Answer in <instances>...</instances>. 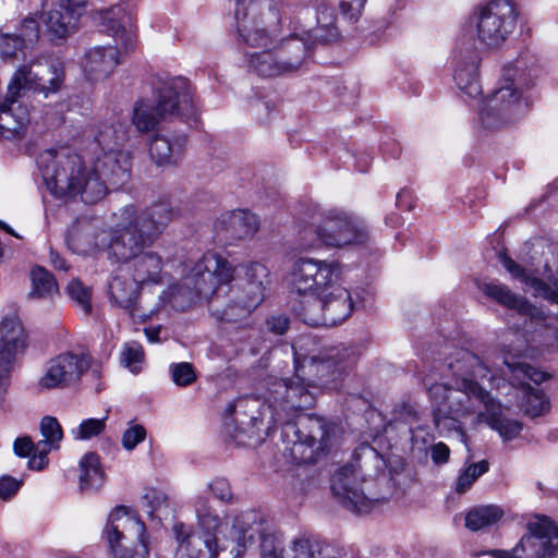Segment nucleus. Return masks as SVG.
Returning a JSON list of instances; mask_svg holds the SVG:
<instances>
[{
  "label": "nucleus",
  "mask_w": 558,
  "mask_h": 558,
  "mask_svg": "<svg viewBox=\"0 0 558 558\" xmlns=\"http://www.w3.org/2000/svg\"><path fill=\"white\" fill-rule=\"evenodd\" d=\"M500 357L501 353L496 350H487L480 357L461 349L449 359L448 367L454 377L453 385L434 384L428 389L434 424L440 434L457 432L464 438L460 418L474 416L475 423H482L487 412L496 409V400L477 379L492 380L496 376H507Z\"/></svg>",
  "instance_id": "1"
},
{
  "label": "nucleus",
  "mask_w": 558,
  "mask_h": 558,
  "mask_svg": "<svg viewBox=\"0 0 558 558\" xmlns=\"http://www.w3.org/2000/svg\"><path fill=\"white\" fill-rule=\"evenodd\" d=\"M38 167L48 190L57 197H76L96 204L109 190H118L131 178V155L121 149L104 151L88 168L78 154L66 148L40 154Z\"/></svg>",
  "instance_id": "2"
},
{
  "label": "nucleus",
  "mask_w": 558,
  "mask_h": 558,
  "mask_svg": "<svg viewBox=\"0 0 558 558\" xmlns=\"http://www.w3.org/2000/svg\"><path fill=\"white\" fill-rule=\"evenodd\" d=\"M264 385L265 410L275 423L282 424V436L292 445L291 453L294 459L301 462L315 461L316 456L331 446L336 427L314 415L292 421L300 412L314 407L316 396L310 390L312 386L303 380L300 372L292 378L270 376L265 379Z\"/></svg>",
  "instance_id": "3"
},
{
  "label": "nucleus",
  "mask_w": 558,
  "mask_h": 558,
  "mask_svg": "<svg viewBox=\"0 0 558 558\" xmlns=\"http://www.w3.org/2000/svg\"><path fill=\"white\" fill-rule=\"evenodd\" d=\"M179 216V209L167 202L155 203L142 210L126 206L121 209L114 227H88L75 234L74 240L83 253L102 251L110 260L128 263L153 245Z\"/></svg>",
  "instance_id": "4"
},
{
  "label": "nucleus",
  "mask_w": 558,
  "mask_h": 558,
  "mask_svg": "<svg viewBox=\"0 0 558 558\" xmlns=\"http://www.w3.org/2000/svg\"><path fill=\"white\" fill-rule=\"evenodd\" d=\"M230 263L214 252L205 253L194 265L185 286L196 295L207 299L208 308L221 322H236L246 317L265 298V288L233 280Z\"/></svg>",
  "instance_id": "5"
},
{
  "label": "nucleus",
  "mask_w": 558,
  "mask_h": 558,
  "mask_svg": "<svg viewBox=\"0 0 558 558\" xmlns=\"http://www.w3.org/2000/svg\"><path fill=\"white\" fill-rule=\"evenodd\" d=\"M279 0H238L235 19L241 38L260 51L247 53L250 70L259 76L284 74L276 46L268 48L280 32Z\"/></svg>",
  "instance_id": "6"
},
{
  "label": "nucleus",
  "mask_w": 558,
  "mask_h": 558,
  "mask_svg": "<svg viewBox=\"0 0 558 558\" xmlns=\"http://www.w3.org/2000/svg\"><path fill=\"white\" fill-rule=\"evenodd\" d=\"M150 85L155 104L138 100L133 107L132 123L140 133L151 132L161 122L174 117L196 121L197 107L186 77L158 73L151 77Z\"/></svg>",
  "instance_id": "7"
},
{
  "label": "nucleus",
  "mask_w": 558,
  "mask_h": 558,
  "mask_svg": "<svg viewBox=\"0 0 558 558\" xmlns=\"http://www.w3.org/2000/svg\"><path fill=\"white\" fill-rule=\"evenodd\" d=\"M355 465L340 468L331 478V490L341 505L355 512H364L371 502L387 498L373 489L377 474L384 469L380 453L369 445L360 446L354 452Z\"/></svg>",
  "instance_id": "8"
},
{
  "label": "nucleus",
  "mask_w": 558,
  "mask_h": 558,
  "mask_svg": "<svg viewBox=\"0 0 558 558\" xmlns=\"http://www.w3.org/2000/svg\"><path fill=\"white\" fill-rule=\"evenodd\" d=\"M368 239L369 232L365 222L352 213L339 208L308 209L304 226L299 232L300 246L305 251L322 245L342 247L364 244Z\"/></svg>",
  "instance_id": "9"
},
{
  "label": "nucleus",
  "mask_w": 558,
  "mask_h": 558,
  "mask_svg": "<svg viewBox=\"0 0 558 558\" xmlns=\"http://www.w3.org/2000/svg\"><path fill=\"white\" fill-rule=\"evenodd\" d=\"M197 517V531L191 532L183 523L173 526L179 543L178 553L187 558H218L230 546L234 547L232 539L221 537V520L211 509L209 500L198 497L195 502Z\"/></svg>",
  "instance_id": "10"
},
{
  "label": "nucleus",
  "mask_w": 558,
  "mask_h": 558,
  "mask_svg": "<svg viewBox=\"0 0 558 558\" xmlns=\"http://www.w3.org/2000/svg\"><path fill=\"white\" fill-rule=\"evenodd\" d=\"M531 84V75L524 72L520 60L505 66L502 85L486 99L481 109L483 126L497 130L518 120L526 107L521 100L522 90Z\"/></svg>",
  "instance_id": "11"
},
{
  "label": "nucleus",
  "mask_w": 558,
  "mask_h": 558,
  "mask_svg": "<svg viewBox=\"0 0 558 558\" xmlns=\"http://www.w3.org/2000/svg\"><path fill=\"white\" fill-rule=\"evenodd\" d=\"M360 351L355 345L325 348L318 355L295 359V372L311 386H328L338 381L356 364Z\"/></svg>",
  "instance_id": "12"
},
{
  "label": "nucleus",
  "mask_w": 558,
  "mask_h": 558,
  "mask_svg": "<svg viewBox=\"0 0 558 558\" xmlns=\"http://www.w3.org/2000/svg\"><path fill=\"white\" fill-rule=\"evenodd\" d=\"M104 534L116 558H147L146 526L126 507L118 506L109 514Z\"/></svg>",
  "instance_id": "13"
},
{
  "label": "nucleus",
  "mask_w": 558,
  "mask_h": 558,
  "mask_svg": "<svg viewBox=\"0 0 558 558\" xmlns=\"http://www.w3.org/2000/svg\"><path fill=\"white\" fill-rule=\"evenodd\" d=\"M518 13L508 0H494L482 7L472 17L476 38L488 49L500 47L513 32Z\"/></svg>",
  "instance_id": "14"
},
{
  "label": "nucleus",
  "mask_w": 558,
  "mask_h": 558,
  "mask_svg": "<svg viewBox=\"0 0 558 558\" xmlns=\"http://www.w3.org/2000/svg\"><path fill=\"white\" fill-rule=\"evenodd\" d=\"M340 275L338 262L301 257L291 266L289 282L299 295H320L339 284Z\"/></svg>",
  "instance_id": "15"
},
{
  "label": "nucleus",
  "mask_w": 558,
  "mask_h": 558,
  "mask_svg": "<svg viewBox=\"0 0 558 558\" xmlns=\"http://www.w3.org/2000/svg\"><path fill=\"white\" fill-rule=\"evenodd\" d=\"M496 558H558V530L546 517H535L527 523V534L511 550L495 549Z\"/></svg>",
  "instance_id": "16"
},
{
  "label": "nucleus",
  "mask_w": 558,
  "mask_h": 558,
  "mask_svg": "<svg viewBox=\"0 0 558 558\" xmlns=\"http://www.w3.org/2000/svg\"><path fill=\"white\" fill-rule=\"evenodd\" d=\"M64 78L62 65L53 60L37 61L20 66L9 83V95H24L26 92L43 94L57 93Z\"/></svg>",
  "instance_id": "17"
},
{
  "label": "nucleus",
  "mask_w": 558,
  "mask_h": 558,
  "mask_svg": "<svg viewBox=\"0 0 558 558\" xmlns=\"http://www.w3.org/2000/svg\"><path fill=\"white\" fill-rule=\"evenodd\" d=\"M500 361L507 375L513 377L512 384L523 388L525 412L533 417L543 414L549 402L542 390L532 388L526 380L539 385L547 378V374L504 353H501Z\"/></svg>",
  "instance_id": "18"
},
{
  "label": "nucleus",
  "mask_w": 558,
  "mask_h": 558,
  "mask_svg": "<svg viewBox=\"0 0 558 558\" xmlns=\"http://www.w3.org/2000/svg\"><path fill=\"white\" fill-rule=\"evenodd\" d=\"M89 368L85 355L62 353L50 359L37 381L38 390L63 389L75 385Z\"/></svg>",
  "instance_id": "19"
},
{
  "label": "nucleus",
  "mask_w": 558,
  "mask_h": 558,
  "mask_svg": "<svg viewBox=\"0 0 558 558\" xmlns=\"http://www.w3.org/2000/svg\"><path fill=\"white\" fill-rule=\"evenodd\" d=\"M482 292L502 307L519 314L524 323L534 325L535 328H545L554 335L556 330L551 328L550 318L538 307L531 304L524 296L510 290L506 284L499 282L484 283L481 287Z\"/></svg>",
  "instance_id": "20"
},
{
  "label": "nucleus",
  "mask_w": 558,
  "mask_h": 558,
  "mask_svg": "<svg viewBox=\"0 0 558 558\" xmlns=\"http://www.w3.org/2000/svg\"><path fill=\"white\" fill-rule=\"evenodd\" d=\"M0 402L7 392L9 374L14 356L26 347V335L21 320L16 316L7 317L0 323Z\"/></svg>",
  "instance_id": "21"
},
{
  "label": "nucleus",
  "mask_w": 558,
  "mask_h": 558,
  "mask_svg": "<svg viewBox=\"0 0 558 558\" xmlns=\"http://www.w3.org/2000/svg\"><path fill=\"white\" fill-rule=\"evenodd\" d=\"M258 520L259 514L255 511L245 512L236 517L232 525L234 533L232 543L238 546H245L247 542L254 541L255 534H258L262 541V558H282V550L278 546L276 537L271 534H265Z\"/></svg>",
  "instance_id": "22"
},
{
  "label": "nucleus",
  "mask_w": 558,
  "mask_h": 558,
  "mask_svg": "<svg viewBox=\"0 0 558 558\" xmlns=\"http://www.w3.org/2000/svg\"><path fill=\"white\" fill-rule=\"evenodd\" d=\"M141 283L133 276L130 278L126 274H116L108 284V292L111 302L125 310L133 317L147 316L141 312L138 304Z\"/></svg>",
  "instance_id": "23"
},
{
  "label": "nucleus",
  "mask_w": 558,
  "mask_h": 558,
  "mask_svg": "<svg viewBox=\"0 0 558 558\" xmlns=\"http://www.w3.org/2000/svg\"><path fill=\"white\" fill-rule=\"evenodd\" d=\"M24 95L10 97L9 90L0 105V135L7 140L20 138L24 135L29 113L26 106L20 102Z\"/></svg>",
  "instance_id": "24"
},
{
  "label": "nucleus",
  "mask_w": 558,
  "mask_h": 558,
  "mask_svg": "<svg viewBox=\"0 0 558 558\" xmlns=\"http://www.w3.org/2000/svg\"><path fill=\"white\" fill-rule=\"evenodd\" d=\"M262 403L257 397L239 398L234 402L228 404L226 414L233 416L236 429L246 434L248 437L255 435V429H259V425L264 421V411L260 410Z\"/></svg>",
  "instance_id": "25"
},
{
  "label": "nucleus",
  "mask_w": 558,
  "mask_h": 558,
  "mask_svg": "<svg viewBox=\"0 0 558 558\" xmlns=\"http://www.w3.org/2000/svg\"><path fill=\"white\" fill-rule=\"evenodd\" d=\"M119 62L118 47H95L86 53L83 70L89 81L98 82L107 78Z\"/></svg>",
  "instance_id": "26"
},
{
  "label": "nucleus",
  "mask_w": 558,
  "mask_h": 558,
  "mask_svg": "<svg viewBox=\"0 0 558 558\" xmlns=\"http://www.w3.org/2000/svg\"><path fill=\"white\" fill-rule=\"evenodd\" d=\"M220 230L229 241L248 240L259 229L257 217L248 210H233L223 215L219 221Z\"/></svg>",
  "instance_id": "27"
},
{
  "label": "nucleus",
  "mask_w": 558,
  "mask_h": 558,
  "mask_svg": "<svg viewBox=\"0 0 558 558\" xmlns=\"http://www.w3.org/2000/svg\"><path fill=\"white\" fill-rule=\"evenodd\" d=\"M498 258L507 271L515 279H519L534 290L536 296H541L558 304V281L548 283L542 279L530 276L524 268L511 259L506 253L499 252Z\"/></svg>",
  "instance_id": "28"
},
{
  "label": "nucleus",
  "mask_w": 558,
  "mask_h": 558,
  "mask_svg": "<svg viewBox=\"0 0 558 558\" xmlns=\"http://www.w3.org/2000/svg\"><path fill=\"white\" fill-rule=\"evenodd\" d=\"M320 295L326 312L327 327L341 324L351 315L353 311L351 294L340 283Z\"/></svg>",
  "instance_id": "29"
},
{
  "label": "nucleus",
  "mask_w": 558,
  "mask_h": 558,
  "mask_svg": "<svg viewBox=\"0 0 558 558\" xmlns=\"http://www.w3.org/2000/svg\"><path fill=\"white\" fill-rule=\"evenodd\" d=\"M477 68L478 54L474 50L469 51L466 56H462V52L459 53L453 77L458 88L472 98L482 93Z\"/></svg>",
  "instance_id": "30"
},
{
  "label": "nucleus",
  "mask_w": 558,
  "mask_h": 558,
  "mask_svg": "<svg viewBox=\"0 0 558 558\" xmlns=\"http://www.w3.org/2000/svg\"><path fill=\"white\" fill-rule=\"evenodd\" d=\"M186 142L185 135L175 136L173 140L155 135L149 143V155L159 166L174 165L181 158Z\"/></svg>",
  "instance_id": "31"
},
{
  "label": "nucleus",
  "mask_w": 558,
  "mask_h": 558,
  "mask_svg": "<svg viewBox=\"0 0 558 558\" xmlns=\"http://www.w3.org/2000/svg\"><path fill=\"white\" fill-rule=\"evenodd\" d=\"M105 482V474L97 453L87 452L80 461L78 484L82 492L98 490Z\"/></svg>",
  "instance_id": "32"
},
{
  "label": "nucleus",
  "mask_w": 558,
  "mask_h": 558,
  "mask_svg": "<svg viewBox=\"0 0 558 558\" xmlns=\"http://www.w3.org/2000/svg\"><path fill=\"white\" fill-rule=\"evenodd\" d=\"M276 49L284 73L296 71L307 54L306 44L296 37L281 41Z\"/></svg>",
  "instance_id": "33"
},
{
  "label": "nucleus",
  "mask_w": 558,
  "mask_h": 558,
  "mask_svg": "<svg viewBox=\"0 0 558 558\" xmlns=\"http://www.w3.org/2000/svg\"><path fill=\"white\" fill-rule=\"evenodd\" d=\"M293 305L295 315L312 327H327V317L322 295H304Z\"/></svg>",
  "instance_id": "34"
},
{
  "label": "nucleus",
  "mask_w": 558,
  "mask_h": 558,
  "mask_svg": "<svg viewBox=\"0 0 558 558\" xmlns=\"http://www.w3.org/2000/svg\"><path fill=\"white\" fill-rule=\"evenodd\" d=\"M133 260V276L136 281L141 284L158 282L162 269V259L157 253L143 251Z\"/></svg>",
  "instance_id": "35"
},
{
  "label": "nucleus",
  "mask_w": 558,
  "mask_h": 558,
  "mask_svg": "<svg viewBox=\"0 0 558 558\" xmlns=\"http://www.w3.org/2000/svg\"><path fill=\"white\" fill-rule=\"evenodd\" d=\"M317 25L310 31V37L317 43L327 44L339 37L336 14L332 8L320 4L317 9Z\"/></svg>",
  "instance_id": "36"
},
{
  "label": "nucleus",
  "mask_w": 558,
  "mask_h": 558,
  "mask_svg": "<svg viewBox=\"0 0 558 558\" xmlns=\"http://www.w3.org/2000/svg\"><path fill=\"white\" fill-rule=\"evenodd\" d=\"M122 11L121 7H113L102 13L101 21L106 26V31L114 38L116 44L128 50L133 47V34L119 20Z\"/></svg>",
  "instance_id": "37"
},
{
  "label": "nucleus",
  "mask_w": 558,
  "mask_h": 558,
  "mask_svg": "<svg viewBox=\"0 0 558 558\" xmlns=\"http://www.w3.org/2000/svg\"><path fill=\"white\" fill-rule=\"evenodd\" d=\"M504 517V510L496 505L477 506L465 517V526L471 531H480L497 523Z\"/></svg>",
  "instance_id": "38"
},
{
  "label": "nucleus",
  "mask_w": 558,
  "mask_h": 558,
  "mask_svg": "<svg viewBox=\"0 0 558 558\" xmlns=\"http://www.w3.org/2000/svg\"><path fill=\"white\" fill-rule=\"evenodd\" d=\"M33 289L29 292L31 299H45L58 292V283L52 274L44 267L37 266L31 274Z\"/></svg>",
  "instance_id": "39"
},
{
  "label": "nucleus",
  "mask_w": 558,
  "mask_h": 558,
  "mask_svg": "<svg viewBox=\"0 0 558 558\" xmlns=\"http://www.w3.org/2000/svg\"><path fill=\"white\" fill-rule=\"evenodd\" d=\"M482 422L487 423L505 439L514 438L522 429L520 422L506 418L501 415V409L498 402H496V409H494V411H488Z\"/></svg>",
  "instance_id": "40"
},
{
  "label": "nucleus",
  "mask_w": 558,
  "mask_h": 558,
  "mask_svg": "<svg viewBox=\"0 0 558 558\" xmlns=\"http://www.w3.org/2000/svg\"><path fill=\"white\" fill-rule=\"evenodd\" d=\"M39 37V26L35 19H25L21 25L20 33L14 36H5V53L13 54L14 50L21 48L24 44H33Z\"/></svg>",
  "instance_id": "41"
},
{
  "label": "nucleus",
  "mask_w": 558,
  "mask_h": 558,
  "mask_svg": "<svg viewBox=\"0 0 558 558\" xmlns=\"http://www.w3.org/2000/svg\"><path fill=\"white\" fill-rule=\"evenodd\" d=\"M71 20L72 19L69 17V20L65 21L64 14L58 10H52L45 14L44 22L51 40L64 39L69 35L70 29L74 27Z\"/></svg>",
  "instance_id": "42"
},
{
  "label": "nucleus",
  "mask_w": 558,
  "mask_h": 558,
  "mask_svg": "<svg viewBox=\"0 0 558 558\" xmlns=\"http://www.w3.org/2000/svg\"><path fill=\"white\" fill-rule=\"evenodd\" d=\"M145 353L142 344L136 341L128 342L123 345L120 361L122 365L130 368L133 373L141 371L140 364L144 362Z\"/></svg>",
  "instance_id": "43"
},
{
  "label": "nucleus",
  "mask_w": 558,
  "mask_h": 558,
  "mask_svg": "<svg viewBox=\"0 0 558 558\" xmlns=\"http://www.w3.org/2000/svg\"><path fill=\"white\" fill-rule=\"evenodd\" d=\"M488 469L489 463L487 460L470 464L458 478L456 486L457 493H465L481 475L488 471Z\"/></svg>",
  "instance_id": "44"
},
{
  "label": "nucleus",
  "mask_w": 558,
  "mask_h": 558,
  "mask_svg": "<svg viewBox=\"0 0 558 558\" xmlns=\"http://www.w3.org/2000/svg\"><path fill=\"white\" fill-rule=\"evenodd\" d=\"M69 296L88 314L92 311L90 295L92 291L78 279H72L66 288Z\"/></svg>",
  "instance_id": "45"
},
{
  "label": "nucleus",
  "mask_w": 558,
  "mask_h": 558,
  "mask_svg": "<svg viewBox=\"0 0 558 558\" xmlns=\"http://www.w3.org/2000/svg\"><path fill=\"white\" fill-rule=\"evenodd\" d=\"M107 416L102 418H87L82 421L73 435L76 439L87 440L100 435L106 428Z\"/></svg>",
  "instance_id": "46"
},
{
  "label": "nucleus",
  "mask_w": 558,
  "mask_h": 558,
  "mask_svg": "<svg viewBox=\"0 0 558 558\" xmlns=\"http://www.w3.org/2000/svg\"><path fill=\"white\" fill-rule=\"evenodd\" d=\"M244 276L236 279V281L256 284L259 283L260 288H265L268 282V269L260 263H251L242 267Z\"/></svg>",
  "instance_id": "47"
},
{
  "label": "nucleus",
  "mask_w": 558,
  "mask_h": 558,
  "mask_svg": "<svg viewBox=\"0 0 558 558\" xmlns=\"http://www.w3.org/2000/svg\"><path fill=\"white\" fill-rule=\"evenodd\" d=\"M172 380L177 386L186 387L196 380V373L191 363L182 362L170 366Z\"/></svg>",
  "instance_id": "48"
},
{
  "label": "nucleus",
  "mask_w": 558,
  "mask_h": 558,
  "mask_svg": "<svg viewBox=\"0 0 558 558\" xmlns=\"http://www.w3.org/2000/svg\"><path fill=\"white\" fill-rule=\"evenodd\" d=\"M40 433L44 439L59 445L63 438V430L56 417L44 416L40 422Z\"/></svg>",
  "instance_id": "49"
},
{
  "label": "nucleus",
  "mask_w": 558,
  "mask_h": 558,
  "mask_svg": "<svg viewBox=\"0 0 558 558\" xmlns=\"http://www.w3.org/2000/svg\"><path fill=\"white\" fill-rule=\"evenodd\" d=\"M146 438V429L140 424L131 425L122 435V447L125 450H133Z\"/></svg>",
  "instance_id": "50"
},
{
  "label": "nucleus",
  "mask_w": 558,
  "mask_h": 558,
  "mask_svg": "<svg viewBox=\"0 0 558 558\" xmlns=\"http://www.w3.org/2000/svg\"><path fill=\"white\" fill-rule=\"evenodd\" d=\"M366 0H340L341 14L349 21H356Z\"/></svg>",
  "instance_id": "51"
},
{
  "label": "nucleus",
  "mask_w": 558,
  "mask_h": 558,
  "mask_svg": "<svg viewBox=\"0 0 558 558\" xmlns=\"http://www.w3.org/2000/svg\"><path fill=\"white\" fill-rule=\"evenodd\" d=\"M266 326L274 335L282 336L290 327V318L286 314H275L266 320Z\"/></svg>",
  "instance_id": "52"
},
{
  "label": "nucleus",
  "mask_w": 558,
  "mask_h": 558,
  "mask_svg": "<svg viewBox=\"0 0 558 558\" xmlns=\"http://www.w3.org/2000/svg\"><path fill=\"white\" fill-rule=\"evenodd\" d=\"M209 489L221 501H229L232 498L231 487L226 478H215L209 483Z\"/></svg>",
  "instance_id": "53"
},
{
  "label": "nucleus",
  "mask_w": 558,
  "mask_h": 558,
  "mask_svg": "<svg viewBox=\"0 0 558 558\" xmlns=\"http://www.w3.org/2000/svg\"><path fill=\"white\" fill-rule=\"evenodd\" d=\"M87 0H60V5L68 16L76 21L86 10Z\"/></svg>",
  "instance_id": "54"
},
{
  "label": "nucleus",
  "mask_w": 558,
  "mask_h": 558,
  "mask_svg": "<svg viewBox=\"0 0 558 558\" xmlns=\"http://www.w3.org/2000/svg\"><path fill=\"white\" fill-rule=\"evenodd\" d=\"M22 485L21 481L16 478L4 475L0 478V498L10 499L13 495H15Z\"/></svg>",
  "instance_id": "55"
},
{
  "label": "nucleus",
  "mask_w": 558,
  "mask_h": 558,
  "mask_svg": "<svg viewBox=\"0 0 558 558\" xmlns=\"http://www.w3.org/2000/svg\"><path fill=\"white\" fill-rule=\"evenodd\" d=\"M14 453L21 458L31 457L34 442L29 436L17 437L13 444Z\"/></svg>",
  "instance_id": "56"
},
{
  "label": "nucleus",
  "mask_w": 558,
  "mask_h": 558,
  "mask_svg": "<svg viewBox=\"0 0 558 558\" xmlns=\"http://www.w3.org/2000/svg\"><path fill=\"white\" fill-rule=\"evenodd\" d=\"M450 450L444 442H438L432 447V459L436 464L446 463L449 459Z\"/></svg>",
  "instance_id": "57"
},
{
  "label": "nucleus",
  "mask_w": 558,
  "mask_h": 558,
  "mask_svg": "<svg viewBox=\"0 0 558 558\" xmlns=\"http://www.w3.org/2000/svg\"><path fill=\"white\" fill-rule=\"evenodd\" d=\"M59 445L52 444V441L43 439L38 441L36 445L34 444V450L33 452L39 454L40 457L47 458L48 453L52 449H58Z\"/></svg>",
  "instance_id": "58"
},
{
  "label": "nucleus",
  "mask_w": 558,
  "mask_h": 558,
  "mask_svg": "<svg viewBox=\"0 0 558 558\" xmlns=\"http://www.w3.org/2000/svg\"><path fill=\"white\" fill-rule=\"evenodd\" d=\"M48 464V458L40 457L39 454L33 452L31 454V459L28 461V466L32 470H43Z\"/></svg>",
  "instance_id": "59"
},
{
  "label": "nucleus",
  "mask_w": 558,
  "mask_h": 558,
  "mask_svg": "<svg viewBox=\"0 0 558 558\" xmlns=\"http://www.w3.org/2000/svg\"><path fill=\"white\" fill-rule=\"evenodd\" d=\"M160 330H161L160 327H150V328H145L144 331H145V335H146L148 341L158 342L160 340L159 339Z\"/></svg>",
  "instance_id": "60"
},
{
  "label": "nucleus",
  "mask_w": 558,
  "mask_h": 558,
  "mask_svg": "<svg viewBox=\"0 0 558 558\" xmlns=\"http://www.w3.org/2000/svg\"><path fill=\"white\" fill-rule=\"evenodd\" d=\"M52 264H53L54 268H57V269L66 270L69 268V266L66 265V262L59 256H57L56 258H52Z\"/></svg>",
  "instance_id": "61"
},
{
  "label": "nucleus",
  "mask_w": 558,
  "mask_h": 558,
  "mask_svg": "<svg viewBox=\"0 0 558 558\" xmlns=\"http://www.w3.org/2000/svg\"><path fill=\"white\" fill-rule=\"evenodd\" d=\"M0 227H1L3 230H5L8 233H10V234H12V235H14V236H17V234H16V233L11 229V227H10V226H8L7 223H4V222H1V221H0Z\"/></svg>",
  "instance_id": "62"
},
{
  "label": "nucleus",
  "mask_w": 558,
  "mask_h": 558,
  "mask_svg": "<svg viewBox=\"0 0 558 558\" xmlns=\"http://www.w3.org/2000/svg\"><path fill=\"white\" fill-rule=\"evenodd\" d=\"M154 499L156 500H159L160 496L156 493V492H153V496H151Z\"/></svg>",
  "instance_id": "63"
}]
</instances>
